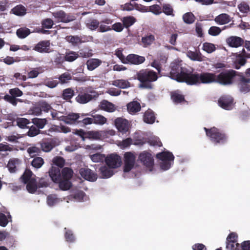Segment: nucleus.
Segmentation results:
<instances>
[{"label": "nucleus", "mask_w": 250, "mask_h": 250, "mask_svg": "<svg viewBox=\"0 0 250 250\" xmlns=\"http://www.w3.org/2000/svg\"><path fill=\"white\" fill-rule=\"evenodd\" d=\"M169 77L180 83H185L188 84L191 72L181 66V64L177 62H172L170 64Z\"/></svg>", "instance_id": "7ed1b4c3"}, {"label": "nucleus", "mask_w": 250, "mask_h": 250, "mask_svg": "<svg viewBox=\"0 0 250 250\" xmlns=\"http://www.w3.org/2000/svg\"><path fill=\"white\" fill-rule=\"evenodd\" d=\"M79 57L89 58L93 56L92 50L88 48L80 49L79 52H77Z\"/></svg>", "instance_id": "49530a36"}, {"label": "nucleus", "mask_w": 250, "mask_h": 250, "mask_svg": "<svg viewBox=\"0 0 250 250\" xmlns=\"http://www.w3.org/2000/svg\"><path fill=\"white\" fill-rule=\"evenodd\" d=\"M26 184V189L30 193H34L38 188L35 179H32Z\"/></svg>", "instance_id": "58836bf2"}, {"label": "nucleus", "mask_w": 250, "mask_h": 250, "mask_svg": "<svg viewBox=\"0 0 250 250\" xmlns=\"http://www.w3.org/2000/svg\"><path fill=\"white\" fill-rule=\"evenodd\" d=\"M85 115H86L84 114V116H82V118H80V121L78 122L79 124L82 123L84 125L93 124L94 122L93 117L92 118L84 117Z\"/></svg>", "instance_id": "69168bd1"}, {"label": "nucleus", "mask_w": 250, "mask_h": 250, "mask_svg": "<svg viewBox=\"0 0 250 250\" xmlns=\"http://www.w3.org/2000/svg\"><path fill=\"white\" fill-rule=\"evenodd\" d=\"M33 175V173L31 170L29 169H26L23 174L21 177L20 179H21L22 183L24 184H26L28 182L30 181L32 179H33L31 177Z\"/></svg>", "instance_id": "79ce46f5"}, {"label": "nucleus", "mask_w": 250, "mask_h": 250, "mask_svg": "<svg viewBox=\"0 0 250 250\" xmlns=\"http://www.w3.org/2000/svg\"><path fill=\"white\" fill-rule=\"evenodd\" d=\"M212 83H216V74L208 72L200 73L191 72L189 79L188 81V84L190 85Z\"/></svg>", "instance_id": "f03ea898"}, {"label": "nucleus", "mask_w": 250, "mask_h": 250, "mask_svg": "<svg viewBox=\"0 0 250 250\" xmlns=\"http://www.w3.org/2000/svg\"><path fill=\"white\" fill-rule=\"evenodd\" d=\"M59 202V199L55 194H51L47 197V203L48 206L52 207Z\"/></svg>", "instance_id": "4d7b16f0"}, {"label": "nucleus", "mask_w": 250, "mask_h": 250, "mask_svg": "<svg viewBox=\"0 0 250 250\" xmlns=\"http://www.w3.org/2000/svg\"><path fill=\"white\" fill-rule=\"evenodd\" d=\"M52 15L58 21L64 23L72 21L76 19L74 15L71 14H67L62 10L53 12Z\"/></svg>", "instance_id": "9b49d317"}, {"label": "nucleus", "mask_w": 250, "mask_h": 250, "mask_svg": "<svg viewBox=\"0 0 250 250\" xmlns=\"http://www.w3.org/2000/svg\"><path fill=\"white\" fill-rule=\"evenodd\" d=\"M26 9L22 5H19L11 9V12L17 16H23L26 14Z\"/></svg>", "instance_id": "ea45409f"}, {"label": "nucleus", "mask_w": 250, "mask_h": 250, "mask_svg": "<svg viewBox=\"0 0 250 250\" xmlns=\"http://www.w3.org/2000/svg\"><path fill=\"white\" fill-rule=\"evenodd\" d=\"M196 18L195 16L191 12L185 13L183 16V20L187 24H192L195 21Z\"/></svg>", "instance_id": "a18cd8bd"}, {"label": "nucleus", "mask_w": 250, "mask_h": 250, "mask_svg": "<svg viewBox=\"0 0 250 250\" xmlns=\"http://www.w3.org/2000/svg\"><path fill=\"white\" fill-rule=\"evenodd\" d=\"M206 135L209 138L210 140L214 144L223 145L227 142V135L219 129L213 127L210 128L204 127Z\"/></svg>", "instance_id": "20e7f679"}, {"label": "nucleus", "mask_w": 250, "mask_h": 250, "mask_svg": "<svg viewBox=\"0 0 250 250\" xmlns=\"http://www.w3.org/2000/svg\"><path fill=\"white\" fill-rule=\"evenodd\" d=\"M93 124L103 125L106 122V119L101 115H95L93 116Z\"/></svg>", "instance_id": "6e6d98bb"}, {"label": "nucleus", "mask_w": 250, "mask_h": 250, "mask_svg": "<svg viewBox=\"0 0 250 250\" xmlns=\"http://www.w3.org/2000/svg\"><path fill=\"white\" fill-rule=\"evenodd\" d=\"M155 40L154 36L151 34L142 37V42L145 46H147L151 44Z\"/></svg>", "instance_id": "8fccbe9b"}, {"label": "nucleus", "mask_w": 250, "mask_h": 250, "mask_svg": "<svg viewBox=\"0 0 250 250\" xmlns=\"http://www.w3.org/2000/svg\"><path fill=\"white\" fill-rule=\"evenodd\" d=\"M112 84L122 89L130 87V83L127 80L123 79L115 80L112 82Z\"/></svg>", "instance_id": "7c9ffc66"}, {"label": "nucleus", "mask_w": 250, "mask_h": 250, "mask_svg": "<svg viewBox=\"0 0 250 250\" xmlns=\"http://www.w3.org/2000/svg\"><path fill=\"white\" fill-rule=\"evenodd\" d=\"M249 83H250V78H246L243 76H241L238 83L240 91L245 93L249 92L250 91Z\"/></svg>", "instance_id": "a211bd4d"}, {"label": "nucleus", "mask_w": 250, "mask_h": 250, "mask_svg": "<svg viewBox=\"0 0 250 250\" xmlns=\"http://www.w3.org/2000/svg\"><path fill=\"white\" fill-rule=\"evenodd\" d=\"M136 76L140 82L139 87L148 89L153 88L152 83L157 81L158 78L156 72L148 69L141 70L137 73Z\"/></svg>", "instance_id": "f257e3e1"}, {"label": "nucleus", "mask_w": 250, "mask_h": 250, "mask_svg": "<svg viewBox=\"0 0 250 250\" xmlns=\"http://www.w3.org/2000/svg\"><path fill=\"white\" fill-rule=\"evenodd\" d=\"M83 116V114L80 115L79 113L72 112L66 116H62L60 120L68 125L79 124L78 122L80 121V118H82V116Z\"/></svg>", "instance_id": "9d476101"}, {"label": "nucleus", "mask_w": 250, "mask_h": 250, "mask_svg": "<svg viewBox=\"0 0 250 250\" xmlns=\"http://www.w3.org/2000/svg\"><path fill=\"white\" fill-rule=\"evenodd\" d=\"M79 173L83 178L90 182H94L97 179V174L88 167L81 168Z\"/></svg>", "instance_id": "f8f14e48"}, {"label": "nucleus", "mask_w": 250, "mask_h": 250, "mask_svg": "<svg viewBox=\"0 0 250 250\" xmlns=\"http://www.w3.org/2000/svg\"><path fill=\"white\" fill-rule=\"evenodd\" d=\"M214 21L218 24L223 25L229 23L230 21V18L228 14L223 13L216 16Z\"/></svg>", "instance_id": "b1692460"}, {"label": "nucleus", "mask_w": 250, "mask_h": 250, "mask_svg": "<svg viewBox=\"0 0 250 250\" xmlns=\"http://www.w3.org/2000/svg\"><path fill=\"white\" fill-rule=\"evenodd\" d=\"M56 146L55 141L51 140L49 141H44L41 144L42 150L45 152H50Z\"/></svg>", "instance_id": "a878e982"}, {"label": "nucleus", "mask_w": 250, "mask_h": 250, "mask_svg": "<svg viewBox=\"0 0 250 250\" xmlns=\"http://www.w3.org/2000/svg\"><path fill=\"white\" fill-rule=\"evenodd\" d=\"M91 160L95 163L103 162L106 158L105 155L100 153H96L90 155Z\"/></svg>", "instance_id": "603ef678"}, {"label": "nucleus", "mask_w": 250, "mask_h": 250, "mask_svg": "<svg viewBox=\"0 0 250 250\" xmlns=\"http://www.w3.org/2000/svg\"><path fill=\"white\" fill-rule=\"evenodd\" d=\"M42 111L45 112H48L50 110L52 109L51 106L45 101L41 102L39 104Z\"/></svg>", "instance_id": "774afa93"}, {"label": "nucleus", "mask_w": 250, "mask_h": 250, "mask_svg": "<svg viewBox=\"0 0 250 250\" xmlns=\"http://www.w3.org/2000/svg\"><path fill=\"white\" fill-rule=\"evenodd\" d=\"M170 96L171 100L175 104L181 103L185 101L184 96L178 90L171 92Z\"/></svg>", "instance_id": "cd10ccee"}, {"label": "nucleus", "mask_w": 250, "mask_h": 250, "mask_svg": "<svg viewBox=\"0 0 250 250\" xmlns=\"http://www.w3.org/2000/svg\"><path fill=\"white\" fill-rule=\"evenodd\" d=\"M238 8L241 13L248 14L250 11L249 4L245 1H242L238 5Z\"/></svg>", "instance_id": "864d4df0"}, {"label": "nucleus", "mask_w": 250, "mask_h": 250, "mask_svg": "<svg viewBox=\"0 0 250 250\" xmlns=\"http://www.w3.org/2000/svg\"><path fill=\"white\" fill-rule=\"evenodd\" d=\"M233 99L230 96H224L219 98L218 101L219 105L226 110L232 108Z\"/></svg>", "instance_id": "2eb2a0df"}, {"label": "nucleus", "mask_w": 250, "mask_h": 250, "mask_svg": "<svg viewBox=\"0 0 250 250\" xmlns=\"http://www.w3.org/2000/svg\"><path fill=\"white\" fill-rule=\"evenodd\" d=\"M49 175L52 180L56 183L61 179V170L59 167H52L49 171Z\"/></svg>", "instance_id": "aec40b11"}, {"label": "nucleus", "mask_w": 250, "mask_h": 250, "mask_svg": "<svg viewBox=\"0 0 250 250\" xmlns=\"http://www.w3.org/2000/svg\"><path fill=\"white\" fill-rule=\"evenodd\" d=\"M122 21L125 28L127 29L136 22V19L133 16H128L124 17Z\"/></svg>", "instance_id": "473e14b6"}, {"label": "nucleus", "mask_w": 250, "mask_h": 250, "mask_svg": "<svg viewBox=\"0 0 250 250\" xmlns=\"http://www.w3.org/2000/svg\"><path fill=\"white\" fill-rule=\"evenodd\" d=\"M86 26L91 30H95L97 29L100 24L99 21L95 19H89L86 21Z\"/></svg>", "instance_id": "f704fd0d"}, {"label": "nucleus", "mask_w": 250, "mask_h": 250, "mask_svg": "<svg viewBox=\"0 0 250 250\" xmlns=\"http://www.w3.org/2000/svg\"><path fill=\"white\" fill-rule=\"evenodd\" d=\"M31 33L30 30L26 27H21L16 31V35L20 39H24Z\"/></svg>", "instance_id": "c9c22d12"}, {"label": "nucleus", "mask_w": 250, "mask_h": 250, "mask_svg": "<svg viewBox=\"0 0 250 250\" xmlns=\"http://www.w3.org/2000/svg\"><path fill=\"white\" fill-rule=\"evenodd\" d=\"M155 119L154 112L150 109L146 111L144 114L143 120L147 124H152L154 123Z\"/></svg>", "instance_id": "bb28decb"}, {"label": "nucleus", "mask_w": 250, "mask_h": 250, "mask_svg": "<svg viewBox=\"0 0 250 250\" xmlns=\"http://www.w3.org/2000/svg\"><path fill=\"white\" fill-rule=\"evenodd\" d=\"M44 164L43 159L40 157H35L31 162V165L36 168H39Z\"/></svg>", "instance_id": "3c124183"}, {"label": "nucleus", "mask_w": 250, "mask_h": 250, "mask_svg": "<svg viewBox=\"0 0 250 250\" xmlns=\"http://www.w3.org/2000/svg\"><path fill=\"white\" fill-rule=\"evenodd\" d=\"M139 159L146 167L149 168L153 167L154 161L150 153L146 151H144L140 154Z\"/></svg>", "instance_id": "4468645a"}, {"label": "nucleus", "mask_w": 250, "mask_h": 250, "mask_svg": "<svg viewBox=\"0 0 250 250\" xmlns=\"http://www.w3.org/2000/svg\"><path fill=\"white\" fill-rule=\"evenodd\" d=\"M115 125L118 130L122 133H126L128 130V122L126 119L118 118L115 120Z\"/></svg>", "instance_id": "f3484780"}, {"label": "nucleus", "mask_w": 250, "mask_h": 250, "mask_svg": "<svg viewBox=\"0 0 250 250\" xmlns=\"http://www.w3.org/2000/svg\"><path fill=\"white\" fill-rule=\"evenodd\" d=\"M78 58V55L77 52L67 50L64 56V60L68 62H72Z\"/></svg>", "instance_id": "72a5a7b5"}, {"label": "nucleus", "mask_w": 250, "mask_h": 250, "mask_svg": "<svg viewBox=\"0 0 250 250\" xmlns=\"http://www.w3.org/2000/svg\"><path fill=\"white\" fill-rule=\"evenodd\" d=\"M102 63V61L99 59L92 58L86 61V64L87 68L89 71H93Z\"/></svg>", "instance_id": "4be33fe9"}, {"label": "nucleus", "mask_w": 250, "mask_h": 250, "mask_svg": "<svg viewBox=\"0 0 250 250\" xmlns=\"http://www.w3.org/2000/svg\"><path fill=\"white\" fill-rule=\"evenodd\" d=\"M126 106L128 112L132 115L135 114L141 109L140 104L136 101H133L127 104Z\"/></svg>", "instance_id": "412c9836"}, {"label": "nucleus", "mask_w": 250, "mask_h": 250, "mask_svg": "<svg viewBox=\"0 0 250 250\" xmlns=\"http://www.w3.org/2000/svg\"><path fill=\"white\" fill-rule=\"evenodd\" d=\"M18 159H11L7 164V167L11 173H14L17 170L16 165L18 164Z\"/></svg>", "instance_id": "de8ad7c7"}, {"label": "nucleus", "mask_w": 250, "mask_h": 250, "mask_svg": "<svg viewBox=\"0 0 250 250\" xmlns=\"http://www.w3.org/2000/svg\"><path fill=\"white\" fill-rule=\"evenodd\" d=\"M40 133V129L36 126L32 125L29 128L27 135L30 137H34Z\"/></svg>", "instance_id": "338daca9"}, {"label": "nucleus", "mask_w": 250, "mask_h": 250, "mask_svg": "<svg viewBox=\"0 0 250 250\" xmlns=\"http://www.w3.org/2000/svg\"><path fill=\"white\" fill-rule=\"evenodd\" d=\"M188 56L193 61L202 62L204 61V56L198 51H189L188 52Z\"/></svg>", "instance_id": "2f4dec72"}, {"label": "nucleus", "mask_w": 250, "mask_h": 250, "mask_svg": "<svg viewBox=\"0 0 250 250\" xmlns=\"http://www.w3.org/2000/svg\"><path fill=\"white\" fill-rule=\"evenodd\" d=\"M135 161V157L131 152H125L124 154V171L128 172L133 167Z\"/></svg>", "instance_id": "6e6552de"}, {"label": "nucleus", "mask_w": 250, "mask_h": 250, "mask_svg": "<svg viewBox=\"0 0 250 250\" xmlns=\"http://www.w3.org/2000/svg\"><path fill=\"white\" fill-rule=\"evenodd\" d=\"M47 122L46 118H35L32 119V123L39 129H42Z\"/></svg>", "instance_id": "e433bc0d"}, {"label": "nucleus", "mask_w": 250, "mask_h": 250, "mask_svg": "<svg viewBox=\"0 0 250 250\" xmlns=\"http://www.w3.org/2000/svg\"><path fill=\"white\" fill-rule=\"evenodd\" d=\"M64 238L67 242L73 243L75 241V236L73 231L69 229L64 228Z\"/></svg>", "instance_id": "c03bdc74"}, {"label": "nucleus", "mask_w": 250, "mask_h": 250, "mask_svg": "<svg viewBox=\"0 0 250 250\" xmlns=\"http://www.w3.org/2000/svg\"><path fill=\"white\" fill-rule=\"evenodd\" d=\"M240 247L239 244L237 242L227 241L226 242V248L229 250H236Z\"/></svg>", "instance_id": "052dcab7"}, {"label": "nucleus", "mask_w": 250, "mask_h": 250, "mask_svg": "<svg viewBox=\"0 0 250 250\" xmlns=\"http://www.w3.org/2000/svg\"><path fill=\"white\" fill-rule=\"evenodd\" d=\"M61 176L62 179L70 180L73 175V171L69 167H64L62 170Z\"/></svg>", "instance_id": "37998d69"}, {"label": "nucleus", "mask_w": 250, "mask_h": 250, "mask_svg": "<svg viewBox=\"0 0 250 250\" xmlns=\"http://www.w3.org/2000/svg\"><path fill=\"white\" fill-rule=\"evenodd\" d=\"M23 95V92L18 87H15L9 90V94L5 95L2 99L13 106H16L18 102L22 103L21 99L17 98Z\"/></svg>", "instance_id": "423d86ee"}, {"label": "nucleus", "mask_w": 250, "mask_h": 250, "mask_svg": "<svg viewBox=\"0 0 250 250\" xmlns=\"http://www.w3.org/2000/svg\"><path fill=\"white\" fill-rule=\"evenodd\" d=\"M53 24L54 22L51 19H45L42 21V27L44 28L50 29L52 27Z\"/></svg>", "instance_id": "0e129e2a"}, {"label": "nucleus", "mask_w": 250, "mask_h": 250, "mask_svg": "<svg viewBox=\"0 0 250 250\" xmlns=\"http://www.w3.org/2000/svg\"><path fill=\"white\" fill-rule=\"evenodd\" d=\"M226 42L230 47L237 48L244 45V40L241 37L231 36L226 39Z\"/></svg>", "instance_id": "dca6fc26"}, {"label": "nucleus", "mask_w": 250, "mask_h": 250, "mask_svg": "<svg viewBox=\"0 0 250 250\" xmlns=\"http://www.w3.org/2000/svg\"><path fill=\"white\" fill-rule=\"evenodd\" d=\"M50 41H42L38 42L35 46L34 50L40 53H49L50 52Z\"/></svg>", "instance_id": "6ab92c4d"}, {"label": "nucleus", "mask_w": 250, "mask_h": 250, "mask_svg": "<svg viewBox=\"0 0 250 250\" xmlns=\"http://www.w3.org/2000/svg\"><path fill=\"white\" fill-rule=\"evenodd\" d=\"M105 162L110 168H116L120 167L122 161L120 156L116 154H111L106 157Z\"/></svg>", "instance_id": "1a4fd4ad"}, {"label": "nucleus", "mask_w": 250, "mask_h": 250, "mask_svg": "<svg viewBox=\"0 0 250 250\" xmlns=\"http://www.w3.org/2000/svg\"><path fill=\"white\" fill-rule=\"evenodd\" d=\"M74 95V91L71 88H67L62 91V97L66 101H70Z\"/></svg>", "instance_id": "a19ab883"}, {"label": "nucleus", "mask_w": 250, "mask_h": 250, "mask_svg": "<svg viewBox=\"0 0 250 250\" xmlns=\"http://www.w3.org/2000/svg\"><path fill=\"white\" fill-rule=\"evenodd\" d=\"M99 171L101 174V176L103 178H108L112 176L113 174V171L111 169V168L107 167L105 166L101 167Z\"/></svg>", "instance_id": "c756f323"}, {"label": "nucleus", "mask_w": 250, "mask_h": 250, "mask_svg": "<svg viewBox=\"0 0 250 250\" xmlns=\"http://www.w3.org/2000/svg\"><path fill=\"white\" fill-rule=\"evenodd\" d=\"M148 12H150L155 15H159L162 13L161 7L158 4H154L148 6Z\"/></svg>", "instance_id": "13d9d810"}, {"label": "nucleus", "mask_w": 250, "mask_h": 250, "mask_svg": "<svg viewBox=\"0 0 250 250\" xmlns=\"http://www.w3.org/2000/svg\"><path fill=\"white\" fill-rule=\"evenodd\" d=\"M202 49L208 53H211L216 50V47L212 43L205 42L203 44Z\"/></svg>", "instance_id": "09e8293b"}, {"label": "nucleus", "mask_w": 250, "mask_h": 250, "mask_svg": "<svg viewBox=\"0 0 250 250\" xmlns=\"http://www.w3.org/2000/svg\"><path fill=\"white\" fill-rule=\"evenodd\" d=\"M222 30L221 28L217 26H211L208 30L209 35L212 36H216L220 34Z\"/></svg>", "instance_id": "680f3d73"}, {"label": "nucleus", "mask_w": 250, "mask_h": 250, "mask_svg": "<svg viewBox=\"0 0 250 250\" xmlns=\"http://www.w3.org/2000/svg\"><path fill=\"white\" fill-rule=\"evenodd\" d=\"M235 60L233 62V67L236 69H239L246 63L247 60L243 56V55H235Z\"/></svg>", "instance_id": "393cba45"}, {"label": "nucleus", "mask_w": 250, "mask_h": 250, "mask_svg": "<svg viewBox=\"0 0 250 250\" xmlns=\"http://www.w3.org/2000/svg\"><path fill=\"white\" fill-rule=\"evenodd\" d=\"M29 123V121L26 118H19L17 120V125L21 128H25Z\"/></svg>", "instance_id": "e2e57ef3"}, {"label": "nucleus", "mask_w": 250, "mask_h": 250, "mask_svg": "<svg viewBox=\"0 0 250 250\" xmlns=\"http://www.w3.org/2000/svg\"><path fill=\"white\" fill-rule=\"evenodd\" d=\"M156 158L162 162L167 161H173L174 156L171 152L169 151H163L156 155Z\"/></svg>", "instance_id": "5701e85b"}, {"label": "nucleus", "mask_w": 250, "mask_h": 250, "mask_svg": "<svg viewBox=\"0 0 250 250\" xmlns=\"http://www.w3.org/2000/svg\"><path fill=\"white\" fill-rule=\"evenodd\" d=\"M125 64L139 65L143 63L146 60L145 57L135 54H130L126 57Z\"/></svg>", "instance_id": "ddd939ff"}, {"label": "nucleus", "mask_w": 250, "mask_h": 250, "mask_svg": "<svg viewBox=\"0 0 250 250\" xmlns=\"http://www.w3.org/2000/svg\"><path fill=\"white\" fill-rule=\"evenodd\" d=\"M52 162L55 166H58V167L59 168L63 167L65 163L64 159L60 156L54 157Z\"/></svg>", "instance_id": "bf43d9fd"}, {"label": "nucleus", "mask_w": 250, "mask_h": 250, "mask_svg": "<svg viewBox=\"0 0 250 250\" xmlns=\"http://www.w3.org/2000/svg\"><path fill=\"white\" fill-rule=\"evenodd\" d=\"M101 137L100 133L98 131H89L86 132L85 139L97 140Z\"/></svg>", "instance_id": "5fc2aeb1"}, {"label": "nucleus", "mask_w": 250, "mask_h": 250, "mask_svg": "<svg viewBox=\"0 0 250 250\" xmlns=\"http://www.w3.org/2000/svg\"><path fill=\"white\" fill-rule=\"evenodd\" d=\"M237 75L238 72L233 69L224 70L219 74H216V83L222 85H232Z\"/></svg>", "instance_id": "39448f33"}, {"label": "nucleus", "mask_w": 250, "mask_h": 250, "mask_svg": "<svg viewBox=\"0 0 250 250\" xmlns=\"http://www.w3.org/2000/svg\"><path fill=\"white\" fill-rule=\"evenodd\" d=\"M100 108L109 112H113L115 110L114 104L106 100H103L101 102Z\"/></svg>", "instance_id": "c85d7f7f"}, {"label": "nucleus", "mask_w": 250, "mask_h": 250, "mask_svg": "<svg viewBox=\"0 0 250 250\" xmlns=\"http://www.w3.org/2000/svg\"><path fill=\"white\" fill-rule=\"evenodd\" d=\"M98 96L97 92L91 90L86 92H80L76 97L75 100L80 104H85L93 100H95Z\"/></svg>", "instance_id": "0eeeda50"}, {"label": "nucleus", "mask_w": 250, "mask_h": 250, "mask_svg": "<svg viewBox=\"0 0 250 250\" xmlns=\"http://www.w3.org/2000/svg\"><path fill=\"white\" fill-rule=\"evenodd\" d=\"M56 183L59 184V188L62 190H68L72 186V184L69 180L62 179V178Z\"/></svg>", "instance_id": "4c0bfd02"}]
</instances>
